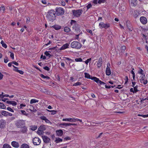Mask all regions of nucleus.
I'll return each mask as SVG.
<instances>
[{
	"mask_svg": "<svg viewBox=\"0 0 148 148\" xmlns=\"http://www.w3.org/2000/svg\"><path fill=\"white\" fill-rule=\"evenodd\" d=\"M38 102V100L35 99H33L31 100L30 103L31 104H32L33 103Z\"/></svg>",
	"mask_w": 148,
	"mask_h": 148,
	"instance_id": "nucleus-32",
	"label": "nucleus"
},
{
	"mask_svg": "<svg viewBox=\"0 0 148 148\" xmlns=\"http://www.w3.org/2000/svg\"><path fill=\"white\" fill-rule=\"evenodd\" d=\"M12 63L14 64L16 66H18V63L15 61H13L12 62Z\"/></svg>",
	"mask_w": 148,
	"mask_h": 148,
	"instance_id": "nucleus-62",
	"label": "nucleus"
},
{
	"mask_svg": "<svg viewBox=\"0 0 148 148\" xmlns=\"http://www.w3.org/2000/svg\"><path fill=\"white\" fill-rule=\"evenodd\" d=\"M43 68L44 69L47 71H49L50 70V68L47 66H45Z\"/></svg>",
	"mask_w": 148,
	"mask_h": 148,
	"instance_id": "nucleus-51",
	"label": "nucleus"
},
{
	"mask_svg": "<svg viewBox=\"0 0 148 148\" xmlns=\"http://www.w3.org/2000/svg\"><path fill=\"white\" fill-rule=\"evenodd\" d=\"M6 124L5 121L3 119L0 120V127L1 128H3L5 127Z\"/></svg>",
	"mask_w": 148,
	"mask_h": 148,
	"instance_id": "nucleus-14",
	"label": "nucleus"
},
{
	"mask_svg": "<svg viewBox=\"0 0 148 148\" xmlns=\"http://www.w3.org/2000/svg\"><path fill=\"white\" fill-rule=\"evenodd\" d=\"M69 45V44L66 43L64 44L60 49L61 50H64L68 48Z\"/></svg>",
	"mask_w": 148,
	"mask_h": 148,
	"instance_id": "nucleus-23",
	"label": "nucleus"
},
{
	"mask_svg": "<svg viewBox=\"0 0 148 148\" xmlns=\"http://www.w3.org/2000/svg\"><path fill=\"white\" fill-rule=\"evenodd\" d=\"M16 125L18 127L22 128L25 127V122L23 120H19L17 121Z\"/></svg>",
	"mask_w": 148,
	"mask_h": 148,
	"instance_id": "nucleus-5",
	"label": "nucleus"
},
{
	"mask_svg": "<svg viewBox=\"0 0 148 148\" xmlns=\"http://www.w3.org/2000/svg\"><path fill=\"white\" fill-rule=\"evenodd\" d=\"M40 119L42 120H44L45 121V120L46 119V117L44 116H42L40 117Z\"/></svg>",
	"mask_w": 148,
	"mask_h": 148,
	"instance_id": "nucleus-56",
	"label": "nucleus"
},
{
	"mask_svg": "<svg viewBox=\"0 0 148 148\" xmlns=\"http://www.w3.org/2000/svg\"><path fill=\"white\" fill-rule=\"evenodd\" d=\"M138 87V86L137 85L135 87H134V90L135 93H136L138 91V90L137 89Z\"/></svg>",
	"mask_w": 148,
	"mask_h": 148,
	"instance_id": "nucleus-43",
	"label": "nucleus"
},
{
	"mask_svg": "<svg viewBox=\"0 0 148 148\" xmlns=\"http://www.w3.org/2000/svg\"><path fill=\"white\" fill-rule=\"evenodd\" d=\"M126 24L127 27L128 28V29L129 31H132L133 29L132 27V26L131 24L129 22L127 21L126 23Z\"/></svg>",
	"mask_w": 148,
	"mask_h": 148,
	"instance_id": "nucleus-17",
	"label": "nucleus"
},
{
	"mask_svg": "<svg viewBox=\"0 0 148 148\" xmlns=\"http://www.w3.org/2000/svg\"><path fill=\"white\" fill-rule=\"evenodd\" d=\"M21 148H29V147L26 144H23L21 145Z\"/></svg>",
	"mask_w": 148,
	"mask_h": 148,
	"instance_id": "nucleus-27",
	"label": "nucleus"
},
{
	"mask_svg": "<svg viewBox=\"0 0 148 148\" xmlns=\"http://www.w3.org/2000/svg\"><path fill=\"white\" fill-rule=\"evenodd\" d=\"M37 133L39 135H42L44 134V132L43 130H38Z\"/></svg>",
	"mask_w": 148,
	"mask_h": 148,
	"instance_id": "nucleus-31",
	"label": "nucleus"
},
{
	"mask_svg": "<svg viewBox=\"0 0 148 148\" xmlns=\"http://www.w3.org/2000/svg\"><path fill=\"white\" fill-rule=\"evenodd\" d=\"M62 141V139L60 138H56V140H55V142L56 143H58L59 142H61Z\"/></svg>",
	"mask_w": 148,
	"mask_h": 148,
	"instance_id": "nucleus-34",
	"label": "nucleus"
},
{
	"mask_svg": "<svg viewBox=\"0 0 148 148\" xmlns=\"http://www.w3.org/2000/svg\"><path fill=\"white\" fill-rule=\"evenodd\" d=\"M103 132H101V133H100L99 134V135H98V136H97L96 137V138L97 139V138H100V137H101V135L103 134Z\"/></svg>",
	"mask_w": 148,
	"mask_h": 148,
	"instance_id": "nucleus-55",
	"label": "nucleus"
},
{
	"mask_svg": "<svg viewBox=\"0 0 148 148\" xmlns=\"http://www.w3.org/2000/svg\"><path fill=\"white\" fill-rule=\"evenodd\" d=\"M74 118H66L62 119L63 121H66L71 122H74Z\"/></svg>",
	"mask_w": 148,
	"mask_h": 148,
	"instance_id": "nucleus-22",
	"label": "nucleus"
},
{
	"mask_svg": "<svg viewBox=\"0 0 148 148\" xmlns=\"http://www.w3.org/2000/svg\"><path fill=\"white\" fill-rule=\"evenodd\" d=\"M57 112V111L53 110L52 112L51 113V114L52 115H54Z\"/></svg>",
	"mask_w": 148,
	"mask_h": 148,
	"instance_id": "nucleus-57",
	"label": "nucleus"
},
{
	"mask_svg": "<svg viewBox=\"0 0 148 148\" xmlns=\"http://www.w3.org/2000/svg\"><path fill=\"white\" fill-rule=\"evenodd\" d=\"M139 14V13L137 10H134L133 14V16L135 18H136L137 17Z\"/></svg>",
	"mask_w": 148,
	"mask_h": 148,
	"instance_id": "nucleus-26",
	"label": "nucleus"
},
{
	"mask_svg": "<svg viewBox=\"0 0 148 148\" xmlns=\"http://www.w3.org/2000/svg\"><path fill=\"white\" fill-rule=\"evenodd\" d=\"M46 129V126L43 125H41L38 130H45Z\"/></svg>",
	"mask_w": 148,
	"mask_h": 148,
	"instance_id": "nucleus-35",
	"label": "nucleus"
},
{
	"mask_svg": "<svg viewBox=\"0 0 148 148\" xmlns=\"http://www.w3.org/2000/svg\"><path fill=\"white\" fill-rule=\"evenodd\" d=\"M106 0H99L98 1V3L99 4H101V3H104Z\"/></svg>",
	"mask_w": 148,
	"mask_h": 148,
	"instance_id": "nucleus-48",
	"label": "nucleus"
},
{
	"mask_svg": "<svg viewBox=\"0 0 148 148\" xmlns=\"http://www.w3.org/2000/svg\"><path fill=\"white\" fill-rule=\"evenodd\" d=\"M126 49V47L125 46H123L121 47V51L122 52H123Z\"/></svg>",
	"mask_w": 148,
	"mask_h": 148,
	"instance_id": "nucleus-42",
	"label": "nucleus"
},
{
	"mask_svg": "<svg viewBox=\"0 0 148 148\" xmlns=\"http://www.w3.org/2000/svg\"><path fill=\"white\" fill-rule=\"evenodd\" d=\"M1 43L2 44V46L3 47L5 48H6L7 47V45L4 42L3 40L1 41Z\"/></svg>",
	"mask_w": 148,
	"mask_h": 148,
	"instance_id": "nucleus-37",
	"label": "nucleus"
},
{
	"mask_svg": "<svg viewBox=\"0 0 148 148\" xmlns=\"http://www.w3.org/2000/svg\"><path fill=\"white\" fill-rule=\"evenodd\" d=\"M77 125L75 124L71 123H62L60 124V126L62 127H64L67 126H71L73 129H75V127Z\"/></svg>",
	"mask_w": 148,
	"mask_h": 148,
	"instance_id": "nucleus-3",
	"label": "nucleus"
},
{
	"mask_svg": "<svg viewBox=\"0 0 148 148\" xmlns=\"http://www.w3.org/2000/svg\"><path fill=\"white\" fill-rule=\"evenodd\" d=\"M0 108L5 109H6V107L3 103L0 102Z\"/></svg>",
	"mask_w": 148,
	"mask_h": 148,
	"instance_id": "nucleus-33",
	"label": "nucleus"
},
{
	"mask_svg": "<svg viewBox=\"0 0 148 148\" xmlns=\"http://www.w3.org/2000/svg\"><path fill=\"white\" fill-rule=\"evenodd\" d=\"M71 139V138L69 136L66 137L64 138V140H70Z\"/></svg>",
	"mask_w": 148,
	"mask_h": 148,
	"instance_id": "nucleus-60",
	"label": "nucleus"
},
{
	"mask_svg": "<svg viewBox=\"0 0 148 148\" xmlns=\"http://www.w3.org/2000/svg\"><path fill=\"white\" fill-rule=\"evenodd\" d=\"M92 6V5L91 3L88 4L87 6L86 7L87 8V9L90 8Z\"/></svg>",
	"mask_w": 148,
	"mask_h": 148,
	"instance_id": "nucleus-53",
	"label": "nucleus"
},
{
	"mask_svg": "<svg viewBox=\"0 0 148 148\" xmlns=\"http://www.w3.org/2000/svg\"><path fill=\"white\" fill-rule=\"evenodd\" d=\"M131 73L133 75V78L134 80L135 78V73L133 70H132L131 71Z\"/></svg>",
	"mask_w": 148,
	"mask_h": 148,
	"instance_id": "nucleus-47",
	"label": "nucleus"
},
{
	"mask_svg": "<svg viewBox=\"0 0 148 148\" xmlns=\"http://www.w3.org/2000/svg\"><path fill=\"white\" fill-rule=\"evenodd\" d=\"M56 135L58 136H61L63 134L62 130H56Z\"/></svg>",
	"mask_w": 148,
	"mask_h": 148,
	"instance_id": "nucleus-19",
	"label": "nucleus"
},
{
	"mask_svg": "<svg viewBox=\"0 0 148 148\" xmlns=\"http://www.w3.org/2000/svg\"><path fill=\"white\" fill-rule=\"evenodd\" d=\"M70 30V28L67 27H65L64 29V31L67 32H69Z\"/></svg>",
	"mask_w": 148,
	"mask_h": 148,
	"instance_id": "nucleus-36",
	"label": "nucleus"
},
{
	"mask_svg": "<svg viewBox=\"0 0 148 148\" xmlns=\"http://www.w3.org/2000/svg\"><path fill=\"white\" fill-rule=\"evenodd\" d=\"M140 19L141 22L143 24H146L147 22V19L144 16L141 17Z\"/></svg>",
	"mask_w": 148,
	"mask_h": 148,
	"instance_id": "nucleus-13",
	"label": "nucleus"
},
{
	"mask_svg": "<svg viewBox=\"0 0 148 148\" xmlns=\"http://www.w3.org/2000/svg\"><path fill=\"white\" fill-rule=\"evenodd\" d=\"M6 103L8 104H11L13 106H16L17 104V103L14 101H6Z\"/></svg>",
	"mask_w": 148,
	"mask_h": 148,
	"instance_id": "nucleus-20",
	"label": "nucleus"
},
{
	"mask_svg": "<svg viewBox=\"0 0 148 148\" xmlns=\"http://www.w3.org/2000/svg\"><path fill=\"white\" fill-rule=\"evenodd\" d=\"M71 25H74V26L76 25V21L73 20H71Z\"/></svg>",
	"mask_w": 148,
	"mask_h": 148,
	"instance_id": "nucleus-39",
	"label": "nucleus"
},
{
	"mask_svg": "<svg viewBox=\"0 0 148 148\" xmlns=\"http://www.w3.org/2000/svg\"><path fill=\"white\" fill-rule=\"evenodd\" d=\"M9 95H0V98H3L4 97H9Z\"/></svg>",
	"mask_w": 148,
	"mask_h": 148,
	"instance_id": "nucleus-46",
	"label": "nucleus"
},
{
	"mask_svg": "<svg viewBox=\"0 0 148 148\" xmlns=\"http://www.w3.org/2000/svg\"><path fill=\"white\" fill-rule=\"evenodd\" d=\"M56 13L54 10H50L47 12L46 18L49 21H53L56 19Z\"/></svg>",
	"mask_w": 148,
	"mask_h": 148,
	"instance_id": "nucleus-1",
	"label": "nucleus"
},
{
	"mask_svg": "<svg viewBox=\"0 0 148 148\" xmlns=\"http://www.w3.org/2000/svg\"><path fill=\"white\" fill-rule=\"evenodd\" d=\"M145 78V75H141L140 77V80L141 83H143L145 85L147 84L148 81L147 79H144Z\"/></svg>",
	"mask_w": 148,
	"mask_h": 148,
	"instance_id": "nucleus-10",
	"label": "nucleus"
},
{
	"mask_svg": "<svg viewBox=\"0 0 148 148\" xmlns=\"http://www.w3.org/2000/svg\"><path fill=\"white\" fill-rule=\"evenodd\" d=\"M81 83L80 82H77L75 83L73 85V86H76L78 85H81Z\"/></svg>",
	"mask_w": 148,
	"mask_h": 148,
	"instance_id": "nucleus-49",
	"label": "nucleus"
},
{
	"mask_svg": "<svg viewBox=\"0 0 148 148\" xmlns=\"http://www.w3.org/2000/svg\"><path fill=\"white\" fill-rule=\"evenodd\" d=\"M44 53L46 56H48L49 58L51 56V55L50 53H48V52L47 51H45Z\"/></svg>",
	"mask_w": 148,
	"mask_h": 148,
	"instance_id": "nucleus-41",
	"label": "nucleus"
},
{
	"mask_svg": "<svg viewBox=\"0 0 148 148\" xmlns=\"http://www.w3.org/2000/svg\"><path fill=\"white\" fill-rule=\"evenodd\" d=\"M75 60L76 62H82V59L81 58H76L75 59Z\"/></svg>",
	"mask_w": 148,
	"mask_h": 148,
	"instance_id": "nucleus-44",
	"label": "nucleus"
},
{
	"mask_svg": "<svg viewBox=\"0 0 148 148\" xmlns=\"http://www.w3.org/2000/svg\"><path fill=\"white\" fill-rule=\"evenodd\" d=\"M56 12L57 15H62L64 14V10L63 8L60 7L56 8Z\"/></svg>",
	"mask_w": 148,
	"mask_h": 148,
	"instance_id": "nucleus-6",
	"label": "nucleus"
},
{
	"mask_svg": "<svg viewBox=\"0 0 148 148\" xmlns=\"http://www.w3.org/2000/svg\"><path fill=\"white\" fill-rule=\"evenodd\" d=\"M3 148H12L11 146L8 144H5L3 145Z\"/></svg>",
	"mask_w": 148,
	"mask_h": 148,
	"instance_id": "nucleus-28",
	"label": "nucleus"
},
{
	"mask_svg": "<svg viewBox=\"0 0 148 148\" xmlns=\"http://www.w3.org/2000/svg\"><path fill=\"white\" fill-rule=\"evenodd\" d=\"M110 24L108 23L105 24L103 22H101L99 23V26L100 29L104 28L106 29L110 27Z\"/></svg>",
	"mask_w": 148,
	"mask_h": 148,
	"instance_id": "nucleus-7",
	"label": "nucleus"
},
{
	"mask_svg": "<svg viewBox=\"0 0 148 148\" xmlns=\"http://www.w3.org/2000/svg\"><path fill=\"white\" fill-rule=\"evenodd\" d=\"M27 130H22L21 131V130H20L19 131H12L10 132L11 133L14 134V133H20L21 132H22L23 133H25L27 132Z\"/></svg>",
	"mask_w": 148,
	"mask_h": 148,
	"instance_id": "nucleus-21",
	"label": "nucleus"
},
{
	"mask_svg": "<svg viewBox=\"0 0 148 148\" xmlns=\"http://www.w3.org/2000/svg\"><path fill=\"white\" fill-rule=\"evenodd\" d=\"M71 46L72 48L79 49L81 48L82 45L79 42L74 41L71 43Z\"/></svg>",
	"mask_w": 148,
	"mask_h": 148,
	"instance_id": "nucleus-2",
	"label": "nucleus"
},
{
	"mask_svg": "<svg viewBox=\"0 0 148 148\" xmlns=\"http://www.w3.org/2000/svg\"><path fill=\"white\" fill-rule=\"evenodd\" d=\"M72 11L73 15L76 17L80 16L83 12V10L82 9L73 10Z\"/></svg>",
	"mask_w": 148,
	"mask_h": 148,
	"instance_id": "nucleus-4",
	"label": "nucleus"
},
{
	"mask_svg": "<svg viewBox=\"0 0 148 148\" xmlns=\"http://www.w3.org/2000/svg\"><path fill=\"white\" fill-rule=\"evenodd\" d=\"M0 10H2L3 11V12H4V11L5 10V8L4 6H1L0 7Z\"/></svg>",
	"mask_w": 148,
	"mask_h": 148,
	"instance_id": "nucleus-61",
	"label": "nucleus"
},
{
	"mask_svg": "<svg viewBox=\"0 0 148 148\" xmlns=\"http://www.w3.org/2000/svg\"><path fill=\"white\" fill-rule=\"evenodd\" d=\"M131 3L133 4V5L135 6L137 5V0H131Z\"/></svg>",
	"mask_w": 148,
	"mask_h": 148,
	"instance_id": "nucleus-30",
	"label": "nucleus"
},
{
	"mask_svg": "<svg viewBox=\"0 0 148 148\" xmlns=\"http://www.w3.org/2000/svg\"><path fill=\"white\" fill-rule=\"evenodd\" d=\"M91 79L94 80V81L95 82L99 84H100L101 85H104L106 83L100 80L99 78H97L96 77H92V78H91Z\"/></svg>",
	"mask_w": 148,
	"mask_h": 148,
	"instance_id": "nucleus-9",
	"label": "nucleus"
},
{
	"mask_svg": "<svg viewBox=\"0 0 148 148\" xmlns=\"http://www.w3.org/2000/svg\"><path fill=\"white\" fill-rule=\"evenodd\" d=\"M52 27L56 30H59L61 28V26L58 25H54Z\"/></svg>",
	"mask_w": 148,
	"mask_h": 148,
	"instance_id": "nucleus-24",
	"label": "nucleus"
},
{
	"mask_svg": "<svg viewBox=\"0 0 148 148\" xmlns=\"http://www.w3.org/2000/svg\"><path fill=\"white\" fill-rule=\"evenodd\" d=\"M138 72L139 73L141 74L142 75H144L143 73V71L141 69H140V70Z\"/></svg>",
	"mask_w": 148,
	"mask_h": 148,
	"instance_id": "nucleus-45",
	"label": "nucleus"
},
{
	"mask_svg": "<svg viewBox=\"0 0 148 148\" xmlns=\"http://www.w3.org/2000/svg\"><path fill=\"white\" fill-rule=\"evenodd\" d=\"M4 59V62L5 63H6L8 61V60L7 57H6Z\"/></svg>",
	"mask_w": 148,
	"mask_h": 148,
	"instance_id": "nucleus-54",
	"label": "nucleus"
},
{
	"mask_svg": "<svg viewBox=\"0 0 148 148\" xmlns=\"http://www.w3.org/2000/svg\"><path fill=\"white\" fill-rule=\"evenodd\" d=\"M110 63H108L107 64V67L106 71V74L108 76L110 75L111 73L110 69Z\"/></svg>",
	"mask_w": 148,
	"mask_h": 148,
	"instance_id": "nucleus-11",
	"label": "nucleus"
},
{
	"mask_svg": "<svg viewBox=\"0 0 148 148\" xmlns=\"http://www.w3.org/2000/svg\"><path fill=\"white\" fill-rule=\"evenodd\" d=\"M91 60V58H89L87 59L85 61V62L86 63V64H88V63Z\"/></svg>",
	"mask_w": 148,
	"mask_h": 148,
	"instance_id": "nucleus-50",
	"label": "nucleus"
},
{
	"mask_svg": "<svg viewBox=\"0 0 148 148\" xmlns=\"http://www.w3.org/2000/svg\"><path fill=\"white\" fill-rule=\"evenodd\" d=\"M37 128V127L36 125L32 126H30V130H36Z\"/></svg>",
	"mask_w": 148,
	"mask_h": 148,
	"instance_id": "nucleus-40",
	"label": "nucleus"
},
{
	"mask_svg": "<svg viewBox=\"0 0 148 148\" xmlns=\"http://www.w3.org/2000/svg\"><path fill=\"white\" fill-rule=\"evenodd\" d=\"M12 66L13 67H14V68H15V69H14V71H16L18 73H19L21 75H23V74L24 72L23 71H21V70H19L18 69H17L18 68L17 67L15 66L14 65H13Z\"/></svg>",
	"mask_w": 148,
	"mask_h": 148,
	"instance_id": "nucleus-18",
	"label": "nucleus"
},
{
	"mask_svg": "<svg viewBox=\"0 0 148 148\" xmlns=\"http://www.w3.org/2000/svg\"><path fill=\"white\" fill-rule=\"evenodd\" d=\"M40 58H42L43 60H45L46 59V57L45 56H43L42 55L40 56Z\"/></svg>",
	"mask_w": 148,
	"mask_h": 148,
	"instance_id": "nucleus-64",
	"label": "nucleus"
},
{
	"mask_svg": "<svg viewBox=\"0 0 148 148\" xmlns=\"http://www.w3.org/2000/svg\"><path fill=\"white\" fill-rule=\"evenodd\" d=\"M12 146L15 148H18L19 147V143L15 141H13L11 143Z\"/></svg>",
	"mask_w": 148,
	"mask_h": 148,
	"instance_id": "nucleus-15",
	"label": "nucleus"
},
{
	"mask_svg": "<svg viewBox=\"0 0 148 148\" xmlns=\"http://www.w3.org/2000/svg\"><path fill=\"white\" fill-rule=\"evenodd\" d=\"M103 60L101 57H100L99 59L97 64V66L98 68H100L101 66Z\"/></svg>",
	"mask_w": 148,
	"mask_h": 148,
	"instance_id": "nucleus-16",
	"label": "nucleus"
},
{
	"mask_svg": "<svg viewBox=\"0 0 148 148\" xmlns=\"http://www.w3.org/2000/svg\"><path fill=\"white\" fill-rule=\"evenodd\" d=\"M42 137L44 142L46 143H49L51 140L50 138L47 136H43Z\"/></svg>",
	"mask_w": 148,
	"mask_h": 148,
	"instance_id": "nucleus-12",
	"label": "nucleus"
},
{
	"mask_svg": "<svg viewBox=\"0 0 148 148\" xmlns=\"http://www.w3.org/2000/svg\"><path fill=\"white\" fill-rule=\"evenodd\" d=\"M74 119L75 120V121H74V122H75L77 121H79L80 122H82V120H81V119Z\"/></svg>",
	"mask_w": 148,
	"mask_h": 148,
	"instance_id": "nucleus-58",
	"label": "nucleus"
},
{
	"mask_svg": "<svg viewBox=\"0 0 148 148\" xmlns=\"http://www.w3.org/2000/svg\"><path fill=\"white\" fill-rule=\"evenodd\" d=\"M85 77L86 78H87L88 79H91L92 78V77L91 76L89 75V74L88 73H84Z\"/></svg>",
	"mask_w": 148,
	"mask_h": 148,
	"instance_id": "nucleus-25",
	"label": "nucleus"
},
{
	"mask_svg": "<svg viewBox=\"0 0 148 148\" xmlns=\"http://www.w3.org/2000/svg\"><path fill=\"white\" fill-rule=\"evenodd\" d=\"M40 77L43 78H46L47 79H50V77L48 76H45L43 74H41L40 75Z\"/></svg>",
	"mask_w": 148,
	"mask_h": 148,
	"instance_id": "nucleus-38",
	"label": "nucleus"
},
{
	"mask_svg": "<svg viewBox=\"0 0 148 148\" xmlns=\"http://www.w3.org/2000/svg\"><path fill=\"white\" fill-rule=\"evenodd\" d=\"M10 56L12 59H14V55L13 53H11Z\"/></svg>",
	"mask_w": 148,
	"mask_h": 148,
	"instance_id": "nucleus-59",
	"label": "nucleus"
},
{
	"mask_svg": "<svg viewBox=\"0 0 148 148\" xmlns=\"http://www.w3.org/2000/svg\"><path fill=\"white\" fill-rule=\"evenodd\" d=\"M33 143L34 145H38L40 144L41 140L39 138L35 137L33 139Z\"/></svg>",
	"mask_w": 148,
	"mask_h": 148,
	"instance_id": "nucleus-8",
	"label": "nucleus"
},
{
	"mask_svg": "<svg viewBox=\"0 0 148 148\" xmlns=\"http://www.w3.org/2000/svg\"><path fill=\"white\" fill-rule=\"evenodd\" d=\"M7 109L8 110L12 112H14V111L10 107H8L7 108Z\"/></svg>",
	"mask_w": 148,
	"mask_h": 148,
	"instance_id": "nucleus-52",
	"label": "nucleus"
},
{
	"mask_svg": "<svg viewBox=\"0 0 148 148\" xmlns=\"http://www.w3.org/2000/svg\"><path fill=\"white\" fill-rule=\"evenodd\" d=\"M1 114L5 116H8V112L5 111H2L1 112Z\"/></svg>",
	"mask_w": 148,
	"mask_h": 148,
	"instance_id": "nucleus-29",
	"label": "nucleus"
},
{
	"mask_svg": "<svg viewBox=\"0 0 148 148\" xmlns=\"http://www.w3.org/2000/svg\"><path fill=\"white\" fill-rule=\"evenodd\" d=\"M86 31L88 32L89 33L91 34H92V32L91 30L88 29L86 30Z\"/></svg>",
	"mask_w": 148,
	"mask_h": 148,
	"instance_id": "nucleus-63",
	"label": "nucleus"
}]
</instances>
